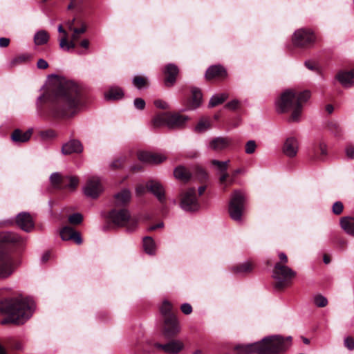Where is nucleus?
Masks as SVG:
<instances>
[{
    "instance_id": "1",
    "label": "nucleus",
    "mask_w": 354,
    "mask_h": 354,
    "mask_svg": "<svg viewBox=\"0 0 354 354\" xmlns=\"http://www.w3.org/2000/svg\"><path fill=\"white\" fill-rule=\"evenodd\" d=\"M50 102V112L55 117H68L75 114L80 105L78 86L71 81L61 80L55 84Z\"/></svg>"
},
{
    "instance_id": "2",
    "label": "nucleus",
    "mask_w": 354,
    "mask_h": 354,
    "mask_svg": "<svg viewBox=\"0 0 354 354\" xmlns=\"http://www.w3.org/2000/svg\"><path fill=\"white\" fill-rule=\"evenodd\" d=\"M35 302L28 298L19 296L0 302V312L8 317L1 320V324L23 325L32 315Z\"/></svg>"
},
{
    "instance_id": "3",
    "label": "nucleus",
    "mask_w": 354,
    "mask_h": 354,
    "mask_svg": "<svg viewBox=\"0 0 354 354\" xmlns=\"http://www.w3.org/2000/svg\"><path fill=\"white\" fill-rule=\"evenodd\" d=\"M310 97L308 91L299 92L293 89H287L281 93L276 101V108L279 113H290L288 120L298 122L301 120L303 106Z\"/></svg>"
},
{
    "instance_id": "4",
    "label": "nucleus",
    "mask_w": 354,
    "mask_h": 354,
    "mask_svg": "<svg viewBox=\"0 0 354 354\" xmlns=\"http://www.w3.org/2000/svg\"><path fill=\"white\" fill-rule=\"evenodd\" d=\"M290 340L291 337L285 339L281 335H272L266 337L258 342L238 346L236 348L239 354H278L288 348L286 341Z\"/></svg>"
},
{
    "instance_id": "5",
    "label": "nucleus",
    "mask_w": 354,
    "mask_h": 354,
    "mask_svg": "<svg viewBox=\"0 0 354 354\" xmlns=\"http://www.w3.org/2000/svg\"><path fill=\"white\" fill-rule=\"evenodd\" d=\"M24 242V239L15 233L10 232L0 233V277H8L15 270L12 258L6 249V245L8 244L22 245Z\"/></svg>"
},
{
    "instance_id": "6",
    "label": "nucleus",
    "mask_w": 354,
    "mask_h": 354,
    "mask_svg": "<svg viewBox=\"0 0 354 354\" xmlns=\"http://www.w3.org/2000/svg\"><path fill=\"white\" fill-rule=\"evenodd\" d=\"M188 120L187 116L178 113H163L157 115L152 122L155 127L165 126L170 129H177L184 127Z\"/></svg>"
},
{
    "instance_id": "7",
    "label": "nucleus",
    "mask_w": 354,
    "mask_h": 354,
    "mask_svg": "<svg viewBox=\"0 0 354 354\" xmlns=\"http://www.w3.org/2000/svg\"><path fill=\"white\" fill-rule=\"evenodd\" d=\"M296 276V272L290 268L281 263H277L274 267L272 277L274 280V288L281 290L288 286L291 280Z\"/></svg>"
},
{
    "instance_id": "8",
    "label": "nucleus",
    "mask_w": 354,
    "mask_h": 354,
    "mask_svg": "<svg viewBox=\"0 0 354 354\" xmlns=\"http://www.w3.org/2000/svg\"><path fill=\"white\" fill-rule=\"evenodd\" d=\"M110 221L118 226H127L129 230H133L137 225L135 218H131L127 209H113L109 212Z\"/></svg>"
},
{
    "instance_id": "9",
    "label": "nucleus",
    "mask_w": 354,
    "mask_h": 354,
    "mask_svg": "<svg viewBox=\"0 0 354 354\" xmlns=\"http://www.w3.org/2000/svg\"><path fill=\"white\" fill-rule=\"evenodd\" d=\"M245 200V196L241 191H234L232 194L229 204V214L234 221H240L241 220Z\"/></svg>"
},
{
    "instance_id": "10",
    "label": "nucleus",
    "mask_w": 354,
    "mask_h": 354,
    "mask_svg": "<svg viewBox=\"0 0 354 354\" xmlns=\"http://www.w3.org/2000/svg\"><path fill=\"white\" fill-rule=\"evenodd\" d=\"M316 41V37L313 32L308 29L300 28L297 30L292 38V44L295 46L306 48L308 47Z\"/></svg>"
},
{
    "instance_id": "11",
    "label": "nucleus",
    "mask_w": 354,
    "mask_h": 354,
    "mask_svg": "<svg viewBox=\"0 0 354 354\" xmlns=\"http://www.w3.org/2000/svg\"><path fill=\"white\" fill-rule=\"evenodd\" d=\"M180 207L187 212H194L199 209V203L194 188H190L182 194Z\"/></svg>"
},
{
    "instance_id": "12",
    "label": "nucleus",
    "mask_w": 354,
    "mask_h": 354,
    "mask_svg": "<svg viewBox=\"0 0 354 354\" xmlns=\"http://www.w3.org/2000/svg\"><path fill=\"white\" fill-rule=\"evenodd\" d=\"M103 191V187L99 178L93 176L88 179L84 187V192L86 196L95 198Z\"/></svg>"
},
{
    "instance_id": "13",
    "label": "nucleus",
    "mask_w": 354,
    "mask_h": 354,
    "mask_svg": "<svg viewBox=\"0 0 354 354\" xmlns=\"http://www.w3.org/2000/svg\"><path fill=\"white\" fill-rule=\"evenodd\" d=\"M178 319L174 315H169L164 320L163 334L167 337H173L180 332Z\"/></svg>"
},
{
    "instance_id": "14",
    "label": "nucleus",
    "mask_w": 354,
    "mask_h": 354,
    "mask_svg": "<svg viewBox=\"0 0 354 354\" xmlns=\"http://www.w3.org/2000/svg\"><path fill=\"white\" fill-rule=\"evenodd\" d=\"M154 347L167 354H177L184 348V344L179 339L171 340L167 344L154 343Z\"/></svg>"
},
{
    "instance_id": "15",
    "label": "nucleus",
    "mask_w": 354,
    "mask_h": 354,
    "mask_svg": "<svg viewBox=\"0 0 354 354\" xmlns=\"http://www.w3.org/2000/svg\"><path fill=\"white\" fill-rule=\"evenodd\" d=\"M138 158L140 161L147 164H158L166 160V156L161 153H155L148 151H139Z\"/></svg>"
},
{
    "instance_id": "16",
    "label": "nucleus",
    "mask_w": 354,
    "mask_h": 354,
    "mask_svg": "<svg viewBox=\"0 0 354 354\" xmlns=\"http://www.w3.org/2000/svg\"><path fill=\"white\" fill-rule=\"evenodd\" d=\"M17 225L25 232H30L34 227V222L32 216L28 212H21L16 218Z\"/></svg>"
},
{
    "instance_id": "17",
    "label": "nucleus",
    "mask_w": 354,
    "mask_h": 354,
    "mask_svg": "<svg viewBox=\"0 0 354 354\" xmlns=\"http://www.w3.org/2000/svg\"><path fill=\"white\" fill-rule=\"evenodd\" d=\"M283 153L289 158L295 157L299 149L298 140L294 137L288 138L283 146Z\"/></svg>"
},
{
    "instance_id": "18",
    "label": "nucleus",
    "mask_w": 354,
    "mask_h": 354,
    "mask_svg": "<svg viewBox=\"0 0 354 354\" xmlns=\"http://www.w3.org/2000/svg\"><path fill=\"white\" fill-rule=\"evenodd\" d=\"M147 187L160 202H163L165 199V189L162 184L155 180H151L147 182Z\"/></svg>"
},
{
    "instance_id": "19",
    "label": "nucleus",
    "mask_w": 354,
    "mask_h": 354,
    "mask_svg": "<svg viewBox=\"0 0 354 354\" xmlns=\"http://www.w3.org/2000/svg\"><path fill=\"white\" fill-rule=\"evenodd\" d=\"M60 236L64 241L73 240L78 245L82 243L80 234L68 226L63 227L60 232Z\"/></svg>"
},
{
    "instance_id": "20",
    "label": "nucleus",
    "mask_w": 354,
    "mask_h": 354,
    "mask_svg": "<svg viewBox=\"0 0 354 354\" xmlns=\"http://www.w3.org/2000/svg\"><path fill=\"white\" fill-rule=\"evenodd\" d=\"M232 143V139L228 137H217L209 144V149L214 151H222L227 148Z\"/></svg>"
},
{
    "instance_id": "21",
    "label": "nucleus",
    "mask_w": 354,
    "mask_h": 354,
    "mask_svg": "<svg viewBox=\"0 0 354 354\" xmlns=\"http://www.w3.org/2000/svg\"><path fill=\"white\" fill-rule=\"evenodd\" d=\"M165 73L166 75L165 84L167 86H173L176 82V75L178 73V67L173 64H169L165 66Z\"/></svg>"
},
{
    "instance_id": "22",
    "label": "nucleus",
    "mask_w": 354,
    "mask_h": 354,
    "mask_svg": "<svg viewBox=\"0 0 354 354\" xmlns=\"http://www.w3.org/2000/svg\"><path fill=\"white\" fill-rule=\"evenodd\" d=\"M83 150V147L81 142L76 140H71L62 147V152L64 155H69L73 153H81Z\"/></svg>"
},
{
    "instance_id": "23",
    "label": "nucleus",
    "mask_w": 354,
    "mask_h": 354,
    "mask_svg": "<svg viewBox=\"0 0 354 354\" xmlns=\"http://www.w3.org/2000/svg\"><path fill=\"white\" fill-rule=\"evenodd\" d=\"M336 78L344 87L354 85V69L350 71H341L337 73Z\"/></svg>"
},
{
    "instance_id": "24",
    "label": "nucleus",
    "mask_w": 354,
    "mask_h": 354,
    "mask_svg": "<svg viewBox=\"0 0 354 354\" xmlns=\"http://www.w3.org/2000/svg\"><path fill=\"white\" fill-rule=\"evenodd\" d=\"M226 75V71L223 67L219 65L210 66L205 73V77L207 80L212 78H224Z\"/></svg>"
},
{
    "instance_id": "25",
    "label": "nucleus",
    "mask_w": 354,
    "mask_h": 354,
    "mask_svg": "<svg viewBox=\"0 0 354 354\" xmlns=\"http://www.w3.org/2000/svg\"><path fill=\"white\" fill-rule=\"evenodd\" d=\"M192 95L187 103L189 109H195L200 106L202 102V93L197 88H192Z\"/></svg>"
},
{
    "instance_id": "26",
    "label": "nucleus",
    "mask_w": 354,
    "mask_h": 354,
    "mask_svg": "<svg viewBox=\"0 0 354 354\" xmlns=\"http://www.w3.org/2000/svg\"><path fill=\"white\" fill-rule=\"evenodd\" d=\"M32 133V129H30L25 132H22L20 129H17L11 134V139L15 142H26L30 140Z\"/></svg>"
},
{
    "instance_id": "27",
    "label": "nucleus",
    "mask_w": 354,
    "mask_h": 354,
    "mask_svg": "<svg viewBox=\"0 0 354 354\" xmlns=\"http://www.w3.org/2000/svg\"><path fill=\"white\" fill-rule=\"evenodd\" d=\"M131 199V192L128 189H122L115 195V204L117 206L124 205L128 203Z\"/></svg>"
},
{
    "instance_id": "28",
    "label": "nucleus",
    "mask_w": 354,
    "mask_h": 354,
    "mask_svg": "<svg viewBox=\"0 0 354 354\" xmlns=\"http://www.w3.org/2000/svg\"><path fill=\"white\" fill-rule=\"evenodd\" d=\"M340 225L346 233L354 236V218L349 216L342 218L340 220Z\"/></svg>"
},
{
    "instance_id": "29",
    "label": "nucleus",
    "mask_w": 354,
    "mask_h": 354,
    "mask_svg": "<svg viewBox=\"0 0 354 354\" xmlns=\"http://www.w3.org/2000/svg\"><path fill=\"white\" fill-rule=\"evenodd\" d=\"M142 242L145 252L149 255H154L156 250L154 240L150 236H145Z\"/></svg>"
},
{
    "instance_id": "30",
    "label": "nucleus",
    "mask_w": 354,
    "mask_h": 354,
    "mask_svg": "<svg viewBox=\"0 0 354 354\" xmlns=\"http://www.w3.org/2000/svg\"><path fill=\"white\" fill-rule=\"evenodd\" d=\"M50 35L48 32L44 30H40L34 35V43L37 46L44 45L48 43Z\"/></svg>"
},
{
    "instance_id": "31",
    "label": "nucleus",
    "mask_w": 354,
    "mask_h": 354,
    "mask_svg": "<svg viewBox=\"0 0 354 354\" xmlns=\"http://www.w3.org/2000/svg\"><path fill=\"white\" fill-rule=\"evenodd\" d=\"M174 175L178 180L186 182L191 178V174L183 166L177 167L174 171Z\"/></svg>"
},
{
    "instance_id": "32",
    "label": "nucleus",
    "mask_w": 354,
    "mask_h": 354,
    "mask_svg": "<svg viewBox=\"0 0 354 354\" xmlns=\"http://www.w3.org/2000/svg\"><path fill=\"white\" fill-rule=\"evenodd\" d=\"M50 180L54 187L64 188V185L66 183V176H62L59 173L55 172L50 175Z\"/></svg>"
},
{
    "instance_id": "33",
    "label": "nucleus",
    "mask_w": 354,
    "mask_h": 354,
    "mask_svg": "<svg viewBox=\"0 0 354 354\" xmlns=\"http://www.w3.org/2000/svg\"><path fill=\"white\" fill-rule=\"evenodd\" d=\"M123 95V91L120 88L113 87L110 88L109 91L104 94V97L106 100H115L121 99Z\"/></svg>"
},
{
    "instance_id": "34",
    "label": "nucleus",
    "mask_w": 354,
    "mask_h": 354,
    "mask_svg": "<svg viewBox=\"0 0 354 354\" xmlns=\"http://www.w3.org/2000/svg\"><path fill=\"white\" fill-rule=\"evenodd\" d=\"M228 95L227 93H221L218 95H213L209 100V106L210 107L216 106L218 104H222L227 98Z\"/></svg>"
},
{
    "instance_id": "35",
    "label": "nucleus",
    "mask_w": 354,
    "mask_h": 354,
    "mask_svg": "<svg viewBox=\"0 0 354 354\" xmlns=\"http://www.w3.org/2000/svg\"><path fill=\"white\" fill-rule=\"evenodd\" d=\"M253 268L252 263L245 262L241 265L234 267L233 270L235 273L245 274L250 272Z\"/></svg>"
},
{
    "instance_id": "36",
    "label": "nucleus",
    "mask_w": 354,
    "mask_h": 354,
    "mask_svg": "<svg viewBox=\"0 0 354 354\" xmlns=\"http://www.w3.org/2000/svg\"><path fill=\"white\" fill-rule=\"evenodd\" d=\"M211 163L214 167L218 174H220L221 172L227 170L230 164V160L219 161L217 160H212L211 161Z\"/></svg>"
},
{
    "instance_id": "37",
    "label": "nucleus",
    "mask_w": 354,
    "mask_h": 354,
    "mask_svg": "<svg viewBox=\"0 0 354 354\" xmlns=\"http://www.w3.org/2000/svg\"><path fill=\"white\" fill-rule=\"evenodd\" d=\"M59 46L64 50H69L70 49L75 48L76 46L75 41L71 40L68 41V37H62L59 39Z\"/></svg>"
},
{
    "instance_id": "38",
    "label": "nucleus",
    "mask_w": 354,
    "mask_h": 354,
    "mask_svg": "<svg viewBox=\"0 0 354 354\" xmlns=\"http://www.w3.org/2000/svg\"><path fill=\"white\" fill-rule=\"evenodd\" d=\"M211 127V124L207 119H201L195 127V131L197 133H203Z\"/></svg>"
},
{
    "instance_id": "39",
    "label": "nucleus",
    "mask_w": 354,
    "mask_h": 354,
    "mask_svg": "<svg viewBox=\"0 0 354 354\" xmlns=\"http://www.w3.org/2000/svg\"><path fill=\"white\" fill-rule=\"evenodd\" d=\"M79 180L75 176H66V183L64 185V187H67L71 189H74L78 185Z\"/></svg>"
},
{
    "instance_id": "40",
    "label": "nucleus",
    "mask_w": 354,
    "mask_h": 354,
    "mask_svg": "<svg viewBox=\"0 0 354 354\" xmlns=\"http://www.w3.org/2000/svg\"><path fill=\"white\" fill-rule=\"evenodd\" d=\"M171 304L168 301L165 300L162 302L160 310L162 315L165 317V318L166 317H168L169 315H172L171 313Z\"/></svg>"
},
{
    "instance_id": "41",
    "label": "nucleus",
    "mask_w": 354,
    "mask_h": 354,
    "mask_svg": "<svg viewBox=\"0 0 354 354\" xmlns=\"http://www.w3.org/2000/svg\"><path fill=\"white\" fill-rule=\"evenodd\" d=\"M133 84L137 88L141 89L147 85V79L142 76H136L133 79Z\"/></svg>"
},
{
    "instance_id": "42",
    "label": "nucleus",
    "mask_w": 354,
    "mask_h": 354,
    "mask_svg": "<svg viewBox=\"0 0 354 354\" xmlns=\"http://www.w3.org/2000/svg\"><path fill=\"white\" fill-rule=\"evenodd\" d=\"M314 303L317 307L322 308L328 304V300L325 297L318 295L314 297Z\"/></svg>"
},
{
    "instance_id": "43",
    "label": "nucleus",
    "mask_w": 354,
    "mask_h": 354,
    "mask_svg": "<svg viewBox=\"0 0 354 354\" xmlns=\"http://www.w3.org/2000/svg\"><path fill=\"white\" fill-rule=\"evenodd\" d=\"M257 148V144L254 140H249L246 142L245 147V152L247 154H252Z\"/></svg>"
},
{
    "instance_id": "44",
    "label": "nucleus",
    "mask_w": 354,
    "mask_h": 354,
    "mask_svg": "<svg viewBox=\"0 0 354 354\" xmlns=\"http://www.w3.org/2000/svg\"><path fill=\"white\" fill-rule=\"evenodd\" d=\"M83 220V216L80 213H75L68 217V221L71 224H80Z\"/></svg>"
},
{
    "instance_id": "45",
    "label": "nucleus",
    "mask_w": 354,
    "mask_h": 354,
    "mask_svg": "<svg viewBox=\"0 0 354 354\" xmlns=\"http://www.w3.org/2000/svg\"><path fill=\"white\" fill-rule=\"evenodd\" d=\"M195 175H196V177L199 180H205V179H206L207 176V174L205 172V171L201 167H197L196 169Z\"/></svg>"
},
{
    "instance_id": "46",
    "label": "nucleus",
    "mask_w": 354,
    "mask_h": 354,
    "mask_svg": "<svg viewBox=\"0 0 354 354\" xmlns=\"http://www.w3.org/2000/svg\"><path fill=\"white\" fill-rule=\"evenodd\" d=\"M344 344L348 350H354V339L353 337L348 336L344 338Z\"/></svg>"
},
{
    "instance_id": "47",
    "label": "nucleus",
    "mask_w": 354,
    "mask_h": 354,
    "mask_svg": "<svg viewBox=\"0 0 354 354\" xmlns=\"http://www.w3.org/2000/svg\"><path fill=\"white\" fill-rule=\"evenodd\" d=\"M133 105L136 109L142 110L145 107V101L142 98H136L133 101Z\"/></svg>"
},
{
    "instance_id": "48",
    "label": "nucleus",
    "mask_w": 354,
    "mask_h": 354,
    "mask_svg": "<svg viewBox=\"0 0 354 354\" xmlns=\"http://www.w3.org/2000/svg\"><path fill=\"white\" fill-rule=\"evenodd\" d=\"M343 204L342 202L337 201L333 205V212L335 214H340L343 211Z\"/></svg>"
},
{
    "instance_id": "49",
    "label": "nucleus",
    "mask_w": 354,
    "mask_h": 354,
    "mask_svg": "<svg viewBox=\"0 0 354 354\" xmlns=\"http://www.w3.org/2000/svg\"><path fill=\"white\" fill-rule=\"evenodd\" d=\"M154 105L159 109H167L169 108V106L167 102L163 101L162 100H156L154 101Z\"/></svg>"
},
{
    "instance_id": "50",
    "label": "nucleus",
    "mask_w": 354,
    "mask_h": 354,
    "mask_svg": "<svg viewBox=\"0 0 354 354\" xmlns=\"http://www.w3.org/2000/svg\"><path fill=\"white\" fill-rule=\"evenodd\" d=\"M78 24H80V28H75L74 29L75 33L83 34L86 31L87 26L86 24L82 21H79Z\"/></svg>"
},
{
    "instance_id": "51",
    "label": "nucleus",
    "mask_w": 354,
    "mask_h": 354,
    "mask_svg": "<svg viewBox=\"0 0 354 354\" xmlns=\"http://www.w3.org/2000/svg\"><path fill=\"white\" fill-rule=\"evenodd\" d=\"M180 309L185 315H189L192 312V307L189 304L185 303L181 305Z\"/></svg>"
},
{
    "instance_id": "52",
    "label": "nucleus",
    "mask_w": 354,
    "mask_h": 354,
    "mask_svg": "<svg viewBox=\"0 0 354 354\" xmlns=\"http://www.w3.org/2000/svg\"><path fill=\"white\" fill-rule=\"evenodd\" d=\"M239 102L237 100H233L226 104V107L231 110H235L239 107Z\"/></svg>"
},
{
    "instance_id": "53",
    "label": "nucleus",
    "mask_w": 354,
    "mask_h": 354,
    "mask_svg": "<svg viewBox=\"0 0 354 354\" xmlns=\"http://www.w3.org/2000/svg\"><path fill=\"white\" fill-rule=\"evenodd\" d=\"M346 156L353 159L354 158V147L353 145H348L345 149Z\"/></svg>"
},
{
    "instance_id": "54",
    "label": "nucleus",
    "mask_w": 354,
    "mask_h": 354,
    "mask_svg": "<svg viewBox=\"0 0 354 354\" xmlns=\"http://www.w3.org/2000/svg\"><path fill=\"white\" fill-rule=\"evenodd\" d=\"M37 66L39 69H46V68H47L48 67V64L44 59H39L37 61Z\"/></svg>"
},
{
    "instance_id": "55",
    "label": "nucleus",
    "mask_w": 354,
    "mask_h": 354,
    "mask_svg": "<svg viewBox=\"0 0 354 354\" xmlns=\"http://www.w3.org/2000/svg\"><path fill=\"white\" fill-rule=\"evenodd\" d=\"M145 187L143 185H138L136 188V192L138 196H142L145 193Z\"/></svg>"
},
{
    "instance_id": "56",
    "label": "nucleus",
    "mask_w": 354,
    "mask_h": 354,
    "mask_svg": "<svg viewBox=\"0 0 354 354\" xmlns=\"http://www.w3.org/2000/svg\"><path fill=\"white\" fill-rule=\"evenodd\" d=\"M218 174L220 175V176H219V182L221 183H224L226 181L227 178L229 177V174L227 172V171L221 172Z\"/></svg>"
},
{
    "instance_id": "57",
    "label": "nucleus",
    "mask_w": 354,
    "mask_h": 354,
    "mask_svg": "<svg viewBox=\"0 0 354 354\" xmlns=\"http://www.w3.org/2000/svg\"><path fill=\"white\" fill-rule=\"evenodd\" d=\"M75 21H76V19L73 18L71 20H68L66 23V25L68 27V30H70L72 32H74V29H75V28L74 27V24H75Z\"/></svg>"
},
{
    "instance_id": "58",
    "label": "nucleus",
    "mask_w": 354,
    "mask_h": 354,
    "mask_svg": "<svg viewBox=\"0 0 354 354\" xmlns=\"http://www.w3.org/2000/svg\"><path fill=\"white\" fill-rule=\"evenodd\" d=\"M10 44V39L6 37L0 38V47H7Z\"/></svg>"
},
{
    "instance_id": "59",
    "label": "nucleus",
    "mask_w": 354,
    "mask_h": 354,
    "mask_svg": "<svg viewBox=\"0 0 354 354\" xmlns=\"http://www.w3.org/2000/svg\"><path fill=\"white\" fill-rule=\"evenodd\" d=\"M55 133L52 130H48V131L41 133V136L43 138H53V137H55Z\"/></svg>"
},
{
    "instance_id": "60",
    "label": "nucleus",
    "mask_w": 354,
    "mask_h": 354,
    "mask_svg": "<svg viewBox=\"0 0 354 354\" xmlns=\"http://www.w3.org/2000/svg\"><path fill=\"white\" fill-rule=\"evenodd\" d=\"M26 55H20V56L15 58L12 60V64L14 65V64H16L17 63L23 62L26 61Z\"/></svg>"
},
{
    "instance_id": "61",
    "label": "nucleus",
    "mask_w": 354,
    "mask_h": 354,
    "mask_svg": "<svg viewBox=\"0 0 354 354\" xmlns=\"http://www.w3.org/2000/svg\"><path fill=\"white\" fill-rule=\"evenodd\" d=\"M123 162H124L123 158L117 159L111 163V167L113 168H119L122 165V163Z\"/></svg>"
},
{
    "instance_id": "62",
    "label": "nucleus",
    "mask_w": 354,
    "mask_h": 354,
    "mask_svg": "<svg viewBox=\"0 0 354 354\" xmlns=\"http://www.w3.org/2000/svg\"><path fill=\"white\" fill-rule=\"evenodd\" d=\"M279 257L281 261L279 263H281V264L285 265L286 263H288V257L285 253H283V252L279 253Z\"/></svg>"
},
{
    "instance_id": "63",
    "label": "nucleus",
    "mask_w": 354,
    "mask_h": 354,
    "mask_svg": "<svg viewBox=\"0 0 354 354\" xmlns=\"http://www.w3.org/2000/svg\"><path fill=\"white\" fill-rule=\"evenodd\" d=\"M305 66L311 71H315L316 69L315 64L310 61H306L305 62Z\"/></svg>"
},
{
    "instance_id": "64",
    "label": "nucleus",
    "mask_w": 354,
    "mask_h": 354,
    "mask_svg": "<svg viewBox=\"0 0 354 354\" xmlns=\"http://www.w3.org/2000/svg\"><path fill=\"white\" fill-rule=\"evenodd\" d=\"M78 4V2L77 0H71V2L69 5L68 6V9L71 10L74 8H75Z\"/></svg>"
}]
</instances>
